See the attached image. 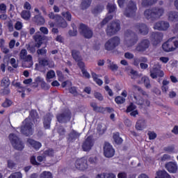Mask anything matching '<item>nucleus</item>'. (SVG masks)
<instances>
[{
	"mask_svg": "<svg viewBox=\"0 0 178 178\" xmlns=\"http://www.w3.org/2000/svg\"><path fill=\"white\" fill-rule=\"evenodd\" d=\"M165 13V9L162 7H154L152 9H147L144 11L143 15L147 20L154 22L161 19Z\"/></svg>",
	"mask_w": 178,
	"mask_h": 178,
	"instance_id": "1",
	"label": "nucleus"
},
{
	"mask_svg": "<svg viewBox=\"0 0 178 178\" xmlns=\"http://www.w3.org/2000/svg\"><path fill=\"white\" fill-rule=\"evenodd\" d=\"M124 44L127 48H131V47H134L138 42V36L130 29L124 31Z\"/></svg>",
	"mask_w": 178,
	"mask_h": 178,
	"instance_id": "2",
	"label": "nucleus"
},
{
	"mask_svg": "<svg viewBox=\"0 0 178 178\" xmlns=\"http://www.w3.org/2000/svg\"><path fill=\"white\" fill-rule=\"evenodd\" d=\"M120 31V22L113 21L107 25L106 34L108 37H112Z\"/></svg>",
	"mask_w": 178,
	"mask_h": 178,
	"instance_id": "3",
	"label": "nucleus"
},
{
	"mask_svg": "<svg viewBox=\"0 0 178 178\" xmlns=\"http://www.w3.org/2000/svg\"><path fill=\"white\" fill-rule=\"evenodd\" d=\"M33 123L31 122V118H26L24 122H22V126H21V133L24 134V136H33Z\"/></svg>",
	"mask_w": 178,
	"mask_h": 178,
	"instance_id": "4",
	"label": "nucleus"
},
{
	"mask_svg": "<svg viewBox=\"0 0 178 178\" xmlns=\"http://www.w3.org/2000/svg\"><path fill=\"white\" fill-rule=\"evenodd\" d=\"M19 59L24 60L22 65L24 67H31L33 66V56L30 54L27 55V50L25 49L21 50Z\"/></svg>",
	"mask_w": 178,
	"mask_h": 178,
	"instance_id": "5",
	"label": "nucleus"
},
{
	"mask_svg": "<svg viewBox=\"0 0 178 178\" xmlns=\"http://www.w3.org/2000/svg\"><path fill=\"white\" fill-rule=\"evenodd\" d=\"M137 12V3L135 1H129L124 12L127 17H134Z\"/></svg>",
	"mask_w": 178,
	"mask_h": 178,
	"instance_id": "6",
	"label": "nucleus"
},
{
	"mask_svg": "<svg viewBox=\"0 0 178 178\" xmlns=\"http://www.w3.org/2000/svg\"><path fill=\"white\" fill-rule=\"evenodd\" d=\"M9 138H10V143H11L13 148H15V149H17V151H23V149H24V144L20 140V138H19V137H17V136H16L13 134H11L9 136Z\"/></svg>",
	"mask_w": 178,
	"mask_h": 178,
	"instance_id": "7",
	"label": "nucleus"
},
{
	"mask_svg": "<svg viewBox=\"0 0 178 178\" xmlns=\"http://www.w3.org/2000/svg\"><path fill=\"white\" fill-rule=\"evenodd\" d=\"M120 44V38L119 36H114L110 38L104 44V48L106 51H113L116 47Z\"/></svg>",
	"mask_w": 178,
	"mask_h": 178,
	"instance_id": "8",
	"label": "nucleus"
},
{
	"mask_svg": "<svg viewBox=\"0 0 178 178\" xmlns=\"http://www.w3.org/2000/svg\"><path fill=\"white\" fill-rule=\"evenodd\" d=\"M79 33L83 38H87L90 40V38H92V35H94V33L92 30L90 29V27L87 26L84 24H81L79 26Z\"/></svg>",
	"mask_w": 178,
	"mask_h": 178,
	"instance_id": "9",
	"label": "nucleus"
},
{
	"mask_svg": "<svg viewBox=\"0 0 178 178\" xmlns=\"http://www.w3.org/2000/svg\"><path fill=\"white\" fill-rule=\"evenodd\" d=\"M150 44L148 39H143L136 46L135 52H145L149 48Z\"/></svg>",
	"mask_w": 178,
	"mask_h": 178,
	"instance_id": "10",
	"label": "nucleus"
},
{
	"mask_svg": "<svg viewBox=\"0 0 178 178\" xmlns=\"http://www.w3.org/2000/svg\"><path fill=\"white\" fill-rule=\"evenodd\" d=\"M134 30L138 34L142 35H147L149 33V29L147 24L144 23H138L134 26Z\"/></svg>",
	"mask_w": 178,
	"mask_h": 178,
	"instance_id": "11",
	"label": "nucleus"
},
{
	"mask_svg": "<svg viewBox=\"0 0 178 178\" xmlns=\"http://www.w3.org/2000/svg\"><path fill=\"white\" fill-rule=\"evenodd\" d=\"M175 37L170 38L166 42L163 44V49L165 51V52H170L172 51H175L177 49V47L176 46V43L173 40H175Z\"/></svg>",
	"mask_w": 178,
	"mask_h": 178,
	"instance_id": "12",
	"label": "nucleus"
},
{
	"mask_svg": "<svg viewBox=\"0 0 178 178\" xmlns=\"http://www.w3.org/2000/svg\"><path fill=\"white\" fill-rule=\"evenodd\" d=\"M165 74L163 71L161 70V65H154L152 70H150V76L152 79H158V77H163Z\"/></svg>",
	"mask_w": 178,
	"mask_h": 178,
	"instance_id": "13",
	"label": "nucleus"
},
{
	"mask_svg": "<svg viewBox=\"0 0 178 178\" xmlns=\"http://www.w3.org/2000/svg\"><path fill=\"white\" fill-rule=\"evenodd\" d=\"M170 27L169 22L166 21H159L154 24L153 29L159 31H166Z\"/></svg>",
	"mask_w": 178,
	"mask_h": 178,
	"instance_id": "14",
	"label": "nucleus"
},
{
	"mask_svg": "<svg viewBox=\"0 0 178 178\" xmlns=\"http://www.w3.org/2000/svg\"><path fill=\"white\" fill-rule=\"evenodd\" d=\"M33 38L36 44V48H40L43 44L42 41H45L47 40V36L42 35L41 32L38 31L33 36Z\"/></svg>",
	"mask_w": 178,
	"mask_h": 178,
	"instance_id": "15",
	"label": "nucleus"
},
{
	"mask_svg": "<svg viewBox=\"0 0 178 178\" xmlns=\"http://www.w3.org/2000/svg\"><path fill=\"white\" fill-rule=\"evenodd\" d=\"M75 166L76 169H79V170H86V169H88V163H87V159H78L75 162Z\"/></svg>",
	"mask_w": 178,
	"mask_h": 178,
	"instance_id": "16",
	"label": "nucleus"
},
{
	"mask_svg": "<svg viewBox=\"0 0 178 178\" xmlns=\"http://www.w3.org/2000/svg\"><path fill=\"white\" fill-rule=\"evenodd\" d=\"M72 113L69 111L57 115V120L59 123H66L71 119Z\"/></svg>",
	"mask_w": 178,
	"mask_h": 178,
	"instance_id": "17",
	"label": "nucleus"
},
{
	"mask_svg": "<svg viewBox=\"0 0 178 178\" xmlns=\"http://www.w3.org/2000/svg\"><path fill=\"white\" fill-rule=\"evenodd\" d=\"M104 154L106 158H112L115 155V149L109 143H105L104 147Z\"/></svg>",
	"mask_w": 178,
	"mask_h": 178,
	"instance_id": "18",
	"label": "nucleus"
},
{
	"mask_svg": "<svg viewBox=\"0 0 178 178\" xmlns=\"http://www.w3.org/2000/svg\"><path fill=\"white\" fill-rule=\"evenodd\" d=\"M94 145V141H92V138L91 136H88L85 141L82 144V149L88 152L92 148Z\"/></svg>",
	"mask_w": 178,
	"mask_h": 178,
	"instance_id": "19",
	"label": "nucleus"
},
{
	"mask_svg": "<svg viewBox=\"0 0 178 178\" xmlns=\"http://www.w3.org/2000/svg\"><path fill=\"white\" fill-rule=\"evenodd\" d=\"M163 38V33L161 32H152L151 34V40L154 45L159 44V42L162 41Z\"/></svg>",
	"mask_w": 178,
	"mask_h": 178,
	"instance_id": "20",
	"label": "nucleus"
},
{
	"mask_svg": "<svg viewBox=\"0 0 178 178\" xmlns=\"http://www.w3.org/2000/svg\"><path fill=\"white\" fill-rule=\"evenodd\" d=\"M165 168L169 173H177L178 166L176 162L170 161L165 164Z\"/></svg>",
	"mask_w": 178,
	"mask_h": 178,
	"instance_id": "21",
	"label": "nucleus"
},
{
	"mask_svg": "<svg viewBox=\"0 0 178 178\" xmlns=\"http://www.w3.org/2000/svg\"><path fill=\"white\" fill-rule=\"evenodd\" d=\"M52 120V115L48 113L44 116L43 124L44 128L46 129H51V121Z\"/></svg>",
	"mask_w": 178,
	"mask_h": 178,
	"instance_id": "22",
	"label": "nucleus"
},
{
	"mask_svg": "<svg viewBox=\"0 0 178 178\" xmlns=\"http://www.w3.org/2000/svg\"><path fill=\"white\" fill-rule=\"evenodd\" d=\"M167 16L169 22H173L174 23L178 22V12L170 11L168 13Z\"/></svg>",
	"mask_w": 178,
	"mask_h": 178,
	"instance_id": "23",
	"label": "nucleus"
},
{
	"mask_svg": "<svg viewBox=\"0 0 178 178\" xmlns=\"http://www.w3.org/2000/svg\"><path fill=\"white\" fill-rule=\"evenodd\" d=\"M155 178H172V176L165 170H160L156 172Z\"/></svg>",
	"mask_w": 178,
	"mask_h": 178,
	"instance_id": "24",
	"label": "nucleus"
},
{
	"mask_svg": "<svg viewBox=\"0 0 178 178\" xmlns=\"http://www.w3.org/2000/svg\"><path fill=\"white\" fill-rule=\"evenodd\" d=\"M27 143L35 149H40V148H41V143L40 142L34 140L33 139L28 138Z\"/></svg>",
	"mask_w": 178,
	"mask_h": 178,
	"instance_id": "25",
	"label": "nucleus"
},
{
	"mask_svg": "<svg viewBox=\"0 0 178 178\" xmlns=\"http://www.w3.org/2000/svg\"><path fill=\"white\" fill-rule=\"evenodd\" d=\"M107 67L112 72H117L118 69H119V66H118L113 61L108 59L107 60Z\"/></svg>",
	"mask_w": 178,
	"mask_h": 178,
	"instance_id": "26",
	"label": "nucleus"
},
{
	"mask_svg": "<svg viewBox=\"0 0 178 178\" xmlns=\"http://www.w3.org/2000/svg\"><path fill=\"white\" fill-rule=\"evenodd\" d=\"M145 127V120L144 118L139 119L136 124V129L137 130H143Z\"/></svg>",
	"mask_w": 178,
	"mask_h": 178,
	"instance_id": "27",
	"label": "nucleus"
},
{
	"mask_svg": "<svg viewBox=\"0 0 178 178\" xmlns=\"http://www.w3.org/2000/svg\"><path fill=\"white\" fill-rule=\"evenodd\" d=\"M72 56L76 62H80V60H83V58L81 57V55H80V51L77 50L72 51Z\"/></svg>",
	"mask_w": 178,
	"mask_h": 178,
	"instance_id": "28",
	"label": "nucleus"
},
{
	"mask_svg": "<svg viewBox=\"0 0 178 178\" xmlns=\"http://www.w3.org/2000/svg\"><path fill=\"white\" fill-rule=\"evenodd\" d=\"M33 22L38 26H42L45 23V19L41 15H35L33 18Z\"/></svg>",
	"mask_w": 178,
	"mask_h": 178,
	"instance_id": "29",
	"label": "nucleus"
},
{
	"mask_svg": "<svg viewBox=\"0 0 178 178\" xmlns=\"http://www.w3.org/2000/svg\"><path fill=\"white\" fill-rule=\"evenodd\" d=\"M37 44L34 42H31L29 44H26V48L27 51H29L31 54L35 53V48H37Z\"/></svg>",
	"mask_w": 178,
	"mask_h": 178,
	"instance_id": "30",
	"label": "nucleus"
},
{
	"mask_svg": "<svg viewBox=\"0 0 178 178\" xmlns=\"http://www.w3.org/2000/svg\"><path fill=\"white\" fill-rule=\"evenodd\" d=\"M21 17L24 20L29 21L31 18V12L30 10H24L21 13Z\"/></svg>",
	"mask_w": 178,
	"mask_h": 178,
	"instance_id": "31",
	"label": "nucleus"
},
{
	"mask_svg": "<svg viewBox=\"0 0 178 178\" xmlns=\"http://www.w3.org/2000/svg\"><path fill=\"white\" fill-rule=\"evenodd\" d=\"M80 137V134L79 132L72 130L68 135L69 141H73V140H76V138H79Z\"/></svg>",
	"mask_w": 178,
	"mask_h": 178,
	"instance_id": "32",
	"label": "nucleus"
},
{
	"mask_svg": "<svg viewBox=\"0 0 178 178\" xmlns=\"http://www.w3.org/2000/svg\"><path fill=\"white\" fill-rule=\"evenodd\" d=\"M141 83H144L146 88H151V81H149V78L147 76L142 77L141 81L138 82V84H141Z\"/></svg>",
	"mask_w": 178,
	"mask_h": 178,
	"instance_id": "33",
	"label": "nucleus"
},
{
	"mask_svg": "<svg viewBox=\"0 0 178 178\" xmlns=\"http://www.w3.org/2000/svg\"><path fill=\"white\" fill-rule=\"evenodd\" d=\"M91 2H92V0H82L81 3V8L83 10H85V9H88L90 6H91Z\"/></svg>",
	"mask_w": 178,
	"mask_h": 178,
	"instance_id": "34",
	"label": "nucleus"
},
{
	"mask_svg": "<svg viewBox=\"0 0 178 178\" xmlns=\"http://www.w3.org/2000/svg\"><path fill=\"white\" fill-rule=\"evenodd\" d=\"M156 2H158V0H142L141 5L145 8L147 6H152Z\"/></svg>",
	"mask_w": 178,
	"mask_h": 178,
	"instance_id": "35",
	"label": "nucleus"
},
{
	"mask_svg": "<svg viewBox=\"0 0 178 178\" xmlns=\"http://www.w3.org/2000/svg\"><path fill=\"white\" fill-rule=\"evenodd\" d=\"M39 65L41 66H49V67H54V64L53 63H49V60L47 58H42L39 61Z\"/></svg>",
	"mask_w": 178,
	"mask_h": 178,
	"instance_id": "36",
	"label": "nucleus"
},
{
	"mask_svg": "<svg viewBox=\"0 0 178 178\" xmlns=\"http://www.w3.org/2000/svg\"><path fill=\"white\" fill-rule=\"evenodd\" d=\"M57 19L58 26H59V27H62L63 29L67 27V23L62 17H57Z\"/></svg>",
	"mask_w": 178,
	"mask_h": 178,
	"instance_id": "37",
	"label": "nucleus"
},
{
	"mask_svg": "<svg viewBox=\"0 0 178 178\" xmlns=\"http://www.w3.org/2000/svg\"><path fill=\"white\" fill-rule=\"evenodd\" d=\"M55 76H56L55 71L50 70L49 71H48L47 72V74H46L47 81H51V79H54L55 77Z\"/></svg>",
	"mask_w": 178,
	"mask_h": 178,
	"instance_id": "38",
	"label": "nucleus"
},
{
	"mask_svg": "<svg viewBox=\"0 0 178 178\" xmlns=\"http://www.w3.org/2000/svg\"><path fill=\"white\" fill-rule=\"evenodd\" d=\"M113 138L115 144H122V143H123V139L120 138V136H119V133L114 134L113 136Z\"/></svg>",
	"mask_w": 178,
	"mask_h": 178,
	"instance_id": "39",
	"label": "nucleus"
},
{
	"mask_svg": "<svg viewBox=\"0 0 178 178\" xmlns=\"http://www.w3.org/2000/svg\"><path fill=\"white\" fill-rule=\"evenodd\" d=\"M10 86V81L9 80V78L4 77L1 82V86L3 88L9 87Z\"/></svg>",
	"mask_w": 178,
	"mask_h": 178,
	"instance_id": "40",
	"label": "nucleus"
},
{
	"mask_svg": "<svg viewBox=\"0 0 178 178\" xmlns=\"http://www.w3.org/2000/svg\"><path fill=\"white\" fill-rule=\"evenodd\" d=\"M112 19H113V15H109L106 17L100 23L101 27H104V26H105V24H106L108 22H110V20H112Z\"/></svg>",
	"mask_w": 178,
	"mask_h": 178,
	"instance_id": "41",
	"label": "nucleus"
},
{
	"mask_svg": "<svg viewBox=\"0 0 178 178\" xmlns=\"http://www.w3.org/2000/svg\"><path fill=\"white\" fill-rule=\"evenodd\" d=\"M169 83L170 82L168 80L164 79L163 81V86H161V90L163 92H165V94H166V92H168V90H169V86H168Z\"/></svg>",
	"mask_w": 178,
	"mask_h": 178,
	"instance_id": "42",
	"label": "nucleus"
},
{
	"mask_svg": "<svg viewBox=\"0 0 178 178\" xmlns=\"http://www.w3.org/2000/svg\"><path fill=\"white\" fill-rule=\"evenodd\" d=\"M90 106H92V108H93V111H95V112H102L104 111V108L101 107V106H98L97 105V103H95V102H92L90 104Z\"/></svg>",
	"mask_w": 178,
	"mask_h": 178,
	"instance_id": "43",
	"label": "nucleus"
},
{
	"mask_svg": "<svg viewBox=\"0 0 178 178\" xmlns=\"http://www.w3.org/2000/svg\"><path fill=\"white\" fill-rule=\"evenodd\" d=\"M106 8L108 13H113L116 10V6L113 3H108Z\"/></svg>",
	"mask_w": 178,
	"mask_h": 178,
	"instance_id": "44",
	"label": "nucleus"
},
{
	"mask_svg": "<svg viewBox=\"0 0 178 178\" xmlns=\"http://www.w3.org/2000/svg\"><path fill=\"white\" fill-rule=\"evenodd\" d=\"M106 131V126L105 124H99L97 126V131L99 134H104Z\"/></svg>",
	"mask_w": 178,
	"mask_h": 178,
	"instance_id": "45",
	"label": "nucleus"
},
{
	"mask_svg": "<svg viewBox=\"0 0 178 178\" xmlns=\"http://www.w3.org/2000/svg\"><path fill=\"white\" fill-rule=\"evenodd\" d=\"M102 10H104V6H98L95 7V8L92 10V13H93V15H95V16H97V15H98L99 13H101V12H102Z\"/></svg>",
	"mask_w": 178,
	"mask_h": 178,
	"instance_id": "46",
	"label": "nucleus"
},
{
	"mask_svg": "<svg viewBox=\"0 0 178 178\" xmlns=\"http://www.w3.org/2000/svg\"><path fill=\"white\" fill-rule=\"evenodd\" d=\"M52 173L49 171H44L40 175V178H52Z\"/></svg>",
	"mask_w": 178,
	"mask_h": 178,
	"instance_id": "47",
	"label": "nucleus"
},
{
	"mask_svg": "<svg viewBox=\"0 0 178 178\" xmlns=\"http://www.w3.org/2000/svg\"><path fill=\"white\" fill-rule=\"evenodd\" d=\"M134 99H136V104L137 105H140L141 106H143V104H144V99H143L141 96H134Z\"/></svg>",
	"mask_w": 178,
	"mask_h": 178,
	"instance_id": "48",
	"label": "nucleus"
},
{
	"mask_svg": "<svg viewBox=\"0 0 178 178\" xmlns=\"http://www.w3.org/2000/svg\"><path fill=\"white\" fill-rule=\"evenodd\" d=\"M1 95H9L10 94V89L9 87H6L0 90Z\"/></svg>",
	"mask_w": 178,
	"mask_h": 178,
	"instance_id": "49",
	"label": "nucleus"
},
{
	"mask_svg": "<svg viewBox=\"0 0 178 178\" xmlns=\"http://www.w3.org/2000/svg\"><path fill=\"white\" fill-rule=\"evenodd\" d=\"M32 119V120H35V119H38V114L37 113V111H34V110H32L31 112H30V115H29V118H28V119Z\"/></svg>",
	"mask_w": 178,
	"mask_h": 178,
	"instance_id": "50",
	"label": "nucleus"
},
{
	"mask_svg": "<svg viewBox=\"0 0 178 178\" xmlns=\"http://www.w3.org/2000/svg\"><path fill=\"white\" fill-rule=\"evenodd\" d=\"M12 104H13L12 100H10L9 99H6L4 102H3V104H2V106H3V108H9V106H11Z\"/></svg>",
	"mask_w": 178,
	"mask_h": 178,
	"instance_id": "51",
	"label": "nucleus"
},
{
	"mask_svg": "<svg viewBox=\"0 0 178 178\" xmlns=\"http://www.w3.org/2000/svg\"><path fill=\"white\" fill-rule=\"evenodd\" d=\"M172 159V157L170 155L165 154L160 158L161 162H166V161H170Z\"/></svg>",
	"mask_w": 178,
	"mask_h": 178,
	"instance_id": "52",
	"label": "nucleus"
},
{
	"mask_svg": "<svg viewBox=\"0 0 178 178\" xmlns=\"http://www.w3.org/2000/svg\"><path fill=\"white\" fill-rule=\"evenodd\" d=\"M43 154L46 157L47 156H54V154H55V152H54V149H49L47 150H45Z\"/></svg>",
	"mask_w": 178,
	"mask_h": 178,
	"instance_id": "53",
	"label": "nucleus"
},
{
	"mask_svg": "<svg viewBox=\"0 0 178 178\" xmlns=\"http://www.w3.org/2000/svg\"><path fill=\"white\" fill-rule=\"evenodd\" d=\"M136 108H137V106L134 105V104L131 103L130 105L127 108V113H129V112H133L136 111Z\"/></svg>",
	"mask_w": 178,
	"mask_h": 178,
	"instance_id": "54",
	"label": "nucleus"
},
{
	"mask_svg": "<svg viewBox=\"0 0 178 178\" xmlns=\"http://www.w3.org/2000/svg\"><path fill=\"white\" fill-rule=\"evenodd\" d=\"M62 16L66 19V20H68V22H70L72 20V14L69 11H67L65 13H62Z\"/></svg>",
	"mask_w": 178,
	"mask_h": 178,
	"instance_id": "55",
	"label": "nucleus"
},
{
	"mask_svg": "<svg viewBox=\"0 0 178 178\" xmlns=\"http://www.w3.org/2000/svg\"><path fill=\"white\" fill-rule=\"evenodd\" d=\"M69 91L70 92V94H72V95H74V97H77V95H79V92H77V88L73 86L71 87L69 89Z\"/></svg>",
	"mask_w": 178,
	"mask_h": 178,
	"instance_id": "56",
	"label": "nucleus"
},
{
	"mask_svg": "<svg viewBox=\"0 0 178 178\" xmlns=\"http://www.w3.org/2000/svg\"><path fill=\"white\" fill-rule=\"evenodd\" d=\"M115 101L116 104H124V102H126V99L121 96H118L117 97H115Z\"/></svg>",
	"mask_w": 178,
	"mask_h": 178,
	"instance_id": "57",
	"label": "nucleus"
},
{
	"mask_svg": "<svg viewBox=\"0 0 178 178\" xmlns=\"http://www.w3.org/2000/svg\"><path fill=\"white\" fill-rule=\"evenodd\" d=\"M36 52L38 55H41L42 56L47 55V49L45 47L38 49Z\"/></svg>",
	"mask_w": 178,
	"mask_h": 178,
	"instance_id": "58",
	"label": "nucleus"
},
{
	"mask_svg": "<svg viewBox=\"0 0 178 178\" xmlns=\"http://www.w3.org/2000/svg\"><path fill=\"white\" fill-rule=\"evenodd\" d=\"M8 178H22V172H16L11 174Z\"/></svg>",
	"mask_w": 178,
	"mask_h": 178,
	"instance_id": "59",
	"label": "nucleus"
},
{
	"mask_svg": "<svg viewBox=\"0 0 178 178\" xmlns=\"http://www.w3.org/2000/svg\"><path fill=\"white\" fill-rule=\"evenodd\" d=\"M124 58L131 60V59H134V54H133V53H131L129 51L126 52V53H124Z\"/></svg>",
	"mask_w": 178,
	"mask_h": 178,
	"instance_id": "60",
	"label": "nucleus"
},
{
	"mask_svg": "<svg viewBox=\"0 0 178 178\" xmlns=\"http://www.w3.org/2000/svg\"><path fill=\"white\" fill-rule=\"evenodd\" d=\"M88 162L91 163V165H97L98 163V159L97 156L90 157L88 159Z\"/></svg>",
	"mask_w": 178,
	"mask_h": 178,
	"instance_id": "61",
	"label": "nucleus"
},
{
	"mask_svg": "<svg viewBox=\"0 0 178 178\" xmlns=\"http://www.w3.org/2000/svg\"><path fill=\"white\" fill-rule=\"evenodd\" d=\"M30 161H31V163L32 165H34L35 166H40V165H41V163L37 162V160L35 159V156H32L31 157Z\"/></svg>",
	"mask_w": 178,
	"mask_h": 178,
	"instance_id": "62",
	"label": "nucleus"
},
{
	"mask_svg": "<svg viewBox=\"0 0 178 178\" xmlns=\"http://www.w3.org/2000/svg\"><path fill=\"white\" fill-rule=\"evenodd\" d=\"M49 19H52L53 20H56V22H58V17H60V15H55V13H50L49 15H48Z\"/></svg>",
	"mask_w": 178,
	"mask_h": 178,
	"instance_id": "63",
	"label": "nucleus"
},
{
	"mask_svg": "<svg viewBox=\"0 0 178 178\" xmlns=\"http://www.w3.org/2000/svg\"><path fill=\"white\" fill-rule=\"evenodd\" d=\"M118 178H127V173L124 172H119L118 175Z\"/></svg>",
	"mask_w": 178,
	"mask_h": 178,
	"instance_id": "64",
	"label": "nucleus"
}]
</instances>
